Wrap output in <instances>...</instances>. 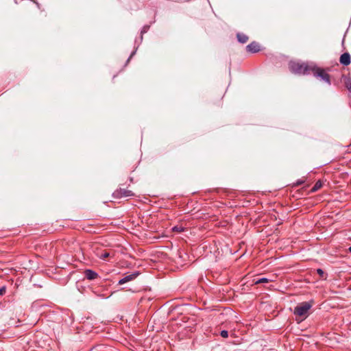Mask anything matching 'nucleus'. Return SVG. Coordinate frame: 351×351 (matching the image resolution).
I'll return each mask as SVG.
<instances>
[{
    "instance_id": "1a4fd4ad",
    "label": "nucleus",
    "mask_w": 351,
    "mask_h": 351,
    "mask_svg": "<svg viewBox=\"0 0 351 351\" xmlns=\"http://www.w3.org/2000/svg\"><path fill=\"white\" fill-rule=\"evenodd\" d=\"M84 273L85 277L90 280H95L99 277L98 273L92 269H87L84 271Z\"/></svg>"
},
{
    "instance_id": "a211bd4d",
    "label": "nucleus",
    "mask_w": 351,
    "mask_h": 351,
    "mask_svg": "<svg viewBox=\"0 0 351 351\" xmlns=\"http://www.w3.org/2000/svg\"><path fill=\"white\" fill-rule=\"evenodd\" d=\"M6 292V287L5 286H3L0 288V296L1 295H3Z\"/></svg>"
},
{
    "instance_id": "aec40b11",
    "label": "nucleus",
    "mask_w": 351,
    "mask_h": 351,
    "mask_svg": "<svg viewBox=\"0 0 351 351\" xmlns=\"http://www.w3.org/2000/svg\"><path fill=\"white\" fill-rule=\"evenodd\" d=\"M349 251L351 252V246L349 247Z\"/></svg>"
},
{
    "instance_id": "f03ea898",
    "label": "nucleus",
    "mask_w": 351,
    "mask_h": 351,
    "mask_svg": "<svg viewBox=\"0 0 351 351\" xmlns=\"http://www.w3.org/2000/svg\"><path fill=\"white\" fill-rule=\"evenodd\" d=\"M311 73L317 78L327 83L328 85L331 84L330 75L322 68L318 67L315 64H314Z\"/></svg>"
},
{
    "instance_id": "423d86ee",
    "label": "nucleus",
    "mask_w": 351,
    "mask_h": 351,
    "mask_svg": "<svg viewBox=\"0 0 351 351\" xmlns=\"http://www.w3.org/2000/svg\"><path fill=\"white\" fill-rule=\"evenodd\" d=\"M139 275L138 271L133 272L132 274L125 275L123 278L118 281V285H123L128 282L134 280Z\"/></svg>"
},
{
    "instance_id": "2eb2a0df",
    "label": "nucleus",
    "mask_w": 351,
    "mask_h": 351,
    "mask_svg": "<svg viewBox=\"0 0 351 351\" xmlns=\"http://www.w3.org/2000/svg\"><path fill=\"white\" fill-rule=\"evenodd\" d=\"M316 271H317V273L319 275V276L322 278H324V279L326 278L327 275L325 274V272L322 269L318 268V269H317Z\"/></svg>"
},
{
    "instance_id": "20e7f679",
    "label": "nucleus",
    "mask_w": 351,
    "mask_h": 351,
    "mask_svg": "<svg viewBox=\"0 0 351 351\" xmlns=\"http://www.w3.org/2000/svg\"><path fill=\"white\" fill-rule=\"evenodd\" d=\"M149 29V25H144L141 30V36H140V38H139V41H138L137 40H135L134 41V45H137L136 46L134 47V51L131 53L130 56H129V58H128L127 60V63L130 62V59L135 55L140 44L141 43V42L143 41V34H145Z\"/></svg>"
},
{
    "instance_id": "f8f14e48",
    "label": "nucleus",
    "mask_w": 351,
    "mask_h": 351,
    "mask_svg": "<svg viewBox=\"0 0 351 351\" xmlns=\"http://www.w3.org/2000/svg\"><path fill=\"white\" fill-rule=\"evenodd\" d=\"M342 77L344 78L346 87L351 93V78L347 77L344 75H342Z\"/></svg>"
},
{
    "instance_id": "9d476101",
    "label": "nucleus",
    "mask_w": 351,
    "mask_h": 351,
    "mask_svg": "<svg viewBox=\"0 0 351 351\" xmlns=\"http://www.w3.org/2000/svg\"><path fill=\"white\" fill-rule=\"evenodd\" d=\"M237 38L238 41L242 44L247 43L249 39L248 36L243 33H238L237 34Z\"/></svg>"
},
{
    "instance_id": "dca6fc26",
    "label": "nucleus",
    "mask_w": 351,
    "mask_h": 351,
    "mask_svg": "<svg viewBox=\"0 0 351 351\" xmlns=\"http://www.w3.org/2000/svg\"><path fill=\"white\" fill-rule=\"evenodd\" d=\"M269 281V280L267 278H261L259 279H258L256 282H255V284L256 285H258V284H261V283H265V282H268Z\"/></svg>"
},
{
    "instance_id": "0eeeda50",
    "label": "nucleus",
    "mask_w": 351,
    "mask_h": 351,
    "mask_svg": "<svg viewBox=\"0 0 351 351\" xmlns=\"http://www.w3.org/2000/svg\"><path fill=\"white\" fill-rule=\"evenodd\" d=\"M339 62L343 66H348L351 62V56L348 52H345L341 55Z\"/></svg>"
},
{
    "instance_id": "7ed1b4c3",
    "label": "nucleus",
    "mask_w": 351,
    "mask_h": 351,
    "mask_svg": "<svg viewBox=\"0 0 351 351\" xmlns=\"http://www.w3.org/2000/svg\"><path fill=\"white\" fill-rule=\"evenodd\" d=\"M312 307V305L308 302H304L294 308V314L299 316H305L307 315L308 311Z\"/></svg>"
},
{
    "instance_id": "f3484780",
    "label": "nucleus",
    "mask_w": 351,
    "mask_h": 351,
    "mask_svg": "<svg viewBox=\"0 0 351 351\" xmlns=\"http://www.w3.org/2000/svg\"><path fill=\"white\" fill-rule=\"evenodd\" d=\"M220 335L223 338H227L228 337V331L223 330L220 332Z\"/></svg>"
},
{
    "instance_id": "6e6552de",
    "label": "nucleus",
    "mask_w": 351,
    "mask_h": 351,
    "mask_svg": "<svg viewBox=\"0 0 351 351\" xmlns=\"http://www.w3.org/2000/svg\"><path fill=\"white\" fill-rule=\"evenodd\" d=\"M246 50L247 52L252 53L258 52L260 51V45L256 42L253 41L246 46Z\"/></svg>"
},
{
    "instance_id": "39448f33",
    "label": "nucleus",
    "mask_w": 351,
    "mask_h": 351,
    "mask_svg": "<svg viewBox=\"0 0 351 351\" xmlns=\"http://www.w3.org/2000/svg\"><path fill=\"white\" fill-rule=\"evenodd\" d=\"M134 195V194L132 191L125 189H117L113 193V197L114 198L128 197Z\"/></svg>"
},
{
    "instance_id": "9b49d317",
    "label": "nucleus",
    "mask_w": 351,
    "mask_h": 351,
    "mask_svg": "<svg viewBox=\"0 0 351 351\" xmlns=\"http://www.w3.org/2000/svg\"><path fill=\"white\" fill-rule=\"evenodd\" d=\"M97 256L101 260H105L106 258L110 256V254L106 250H104L101 252H98L97 253Z\"/></svg>"
},
{
    "instance_id": "ddd939ff",
    "label": "nucleus",
    "mask_w": 351,
    "mask_h": 351,
    "mask_svg": "<svg viewBox=\"0 0 351 351\" xmlns=\"http://www.w3.org/2000/svg\"><path fill=\"white\" fill-rule=\"evenodd\" d=\"M322 186V182L321 180H317L315 184H314V186L312 187L311 191L312 193H314L315 191H317V190H319L321 187Z\"/></svg>"
},
{
    "instance_id": "f257e3e1",
    "label": "nucleus",
    "mask_w": 351,
    "mask_h": 351,
    "mask_svg": "<svg viewBox=\"0 0 351 351\" xmlns=\"http://www.w3.org/2000/svg\"><path fill=\"white\" fill-rule=\"evenodd\" d=\"M314 64V63L306 64L290 62L289 64V68L293 73L298 75H308L312 71Z\"/></svg>"
},
{
    "instance_id": "6ab92c4d",
    "label": "nucleus",
    "mask_w": 351,
    "mask_h": 351,
    "mask_svg": "<svg viewBox=\"0 0 351 351\" xmlns=\"http://www.w3.org/2000/svg\"><path fill=\"white\" fill-rule=\"evenodd\" d=\"M304 182V180H297V182H295V184L296 186H300V185L302 184Z\"/></svg>"
},
{
    "instance_id": "4468645a",
    "label": "nucleus",
    "mask_w": 351,
    "mask_h": 351,
    "mask_svg": "<svg viewBox=\"0 0 351 351\" xmlns=\"http://www.w3.org/2000/svg\"><path fill=\"white\" fill-rule=\"evenodd\" d=\"M184 230V228L182 226H175L172 228V231L177 232H182Z\"/></svg>"
}]
</instances>
